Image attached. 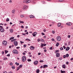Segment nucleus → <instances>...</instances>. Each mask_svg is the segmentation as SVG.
Instances as JSON below:
<instances>
[{
	"mask_svg": "<svg viewBox=\"0 0 73 73\" xmlns=\"http://www.w3.org/2000/svg\"><path fill=\"white\" fill-rule=\"evenodd\" d=\"M13 52L14 54H18L19 53L18 51L16 50H14L13 51Z\"/></svg>",
	"mask_w": 73,
	"mask_h": 73,
	"instance_id": "1",
	"label": "nucleus"
},
{
	"mask_svg": "<svg viewBox=\"0 0 73 73\" xmlns=\"http://www.w3.org/2000/svg\"><path fill=\"white\" fill-rule=\"evenodd\" d=\"M22 61L23 62H25L26 60V57L25 56H24L22 57Z\"/></svg>",
	"mask_w": 73,
	"mask_h": 73,
	"instance_id": "2",
	"label": "nucleus"
},
{
	"mask_svg": "<svg viewBox=\"0 0 73 73\" xmlns=\"http://www.w3.org/2000/svg\"><path fill=\"white\" fill-rule=\"evenodd\" d=\"M0 31L2 33H3L4 32V31H5V30L4 28H1L0 29Z\"/></svg>",
	"mask_w": 73,
	"mask_h": 73,
	"instance_id": "3",
	"label": "nucleus"
},
{
	"mask_svg": "<svg viewBox=\"0 0 73 73\" xmlns=\"http://www.w3.org/2000/svg\"><path fill=\"white\" fill-rule=\"evenodd\" d=\"M27 8H28V7L25 5L23 6V10H25V9H27Z\"/></svg>",
	"mask_w": 73,
	"mask_h": 73,
	"instance_id": "4",
	"label": "nucleus"
},
{
	"mask_svg": "<svg viewBox=\"0 0 73 73\" xmlns=\"http://www.w3.org/2000/svg\"><path fill=\"white\" fill-rule=\"evenodd\" d=\"M2 44L3 45H6L7 44V42L5 40H4L3 41Z\"/></svg>",
	"mask_w": 73,
	"mask_h": 73,
	"instance_id": "5",
	"label": "nucleus"
},
{
	"mask_svg": "<svg viewBox=\"0 0 73 73\" xmlns=\"http://www.w3.org/2000/svg\"><path fill=\"white\" fill-rule=\"evenodd\" d=\"M57 40L58 41H59L61 40V37L60 36H58L57 37Z\"/></svg>",
	"mask_w": 73,
	"mask_h": 73,
	"instance_id": "6",
	"label": "nucleus"
},
{
	"mask_svg": "<svg viewBox=\"0 0 73 73\" xmlns=\"http://www.w3.org/2000/svg\"><path fill=\"white\" fill-rule=\"evenodd\" d=\"M14 43L15 46H17V45L18 44V42H17V41H15L14 42Z\"/></svg>",
	"mask_w": 73,
	"mask_h": 73,
	"instance_id": "7",
	"label": "nucleus"
},
{
	"mask_svg": "<svg viewBox=\"0 0 73 73\" xmlns=\"http://www.w3.org/2000/svg\"><path fill=\"white\" fill-rule=\"evenodd\" d=\"M37 33L36 32H34L33 34V35L34 37H36V34H37Z\"/></svg>",
	"mask_w": 73,
	"mask_h": 73,
	"instance_id": "8",
	"label": "nucleus"
},
{
	"mask_svg": "<svg viewBox=\"0 0 73 73\" xmlns=\"http://www.w3.org/2000/svg\"><path fill=\"white\" fill-rule=\"evenodd\" d=\"M30 48L31 50H33L35 49V47H33V46H30Z\"/></svg>",
	"mask_w": 73,
	"mask_h": 73,
	"instance_id": "9",
	"label": "nucleus"
},
{
	"mask_svg": "<svg viewBox=\"0 0 73 73\" xmlns=\"http://www.w3.org/2000/svg\"><path fill=\"white\" fill-rule=\"evenodd\" d=\"M38 61L36 60L35 61V62H34V63L35 64V65H37L38 64Z\"/></svg>",
	"mask_w": 73,
	"mask_h": 73,
	"instance_id": "10",
	"label": "nucleus"
},
{
	"mask_svg": "<svg viewBox=\"0 0 73 73\" xmlns=\"http://www.w3.org/2000/svg\"><path fill=\"white\" fill-rule=\"evenodd\" d=\"M60 54L58 53H56V57H60Z\"/></svg>",
	"mask_w": 73,
	"mask_h": 73,
	"instance_id": "11",
	"label": "nucleus"
},
{
	"mask_svg": "<svg viewBox=\"0 0 73 73\" xmlns=\"http://www.w3.org/2000/svg\"><path fill=\"white\" fill-rule=\"evenodd\" d=\"M31 2V1L30 0H26V3L27 4H28V3H29Z\"/></svg>",
	"mask_w": 73,
	"mask_h": 73,
	"instance_id": "12",
	"label": "nucleus"
},
{
	"mask_svg": "<svg viewBox=\"0 0 73 73\" xmlns=\"http://www.w3.org/2000/svg\"><path fill=\"white\" fill-rule=\"evenodd\" d=\"M70 49V48H69V47H67L66 49V51H68V50H69Z\"/></svg>",
	"mask_w": 73,
	"mask_h": 73,
	"instance_id": "13",
	"label": "nucleus"
},
{
	"mask_svg": "<svg viewBox=\"0 0 73 73\" xmlns=\"http://www.w3.org/2000/svg\"><path fill=\"white\" fill-rule=\"evenodd\" d=\"M12 13H13V14H15V10H13L12 11Z\"/></svg>",
	"mask_w": 73,
	"mask_h": 73,
	"instance_id": "14",
	"label": "nucleus"
},
{
	"mask_svg": "<svg viewBox=\"0 0 73 73\" xmlns=\"http://www.w3.org/2000/svg\"><path fill=\"white\" fill-rule=\"evenodd\" d=\"M46 67H48V65H44L43 66V68H46Z\"/></svg>",
	"mask_w": 73,
	"mask_h": 73,
	"instance_id": "15",
	"label": "nucleus"
},
{
	"mask_svg": "<svg viewBox=\"0 0 73 73\" xmlns=\"http://www.w3.org/2000/svg\"><path fill=\"white\" fill-rule=\"evenodd\" d=\"M66 24L68 25H72V23H67Z\"/></svg>",
	"mask_w": 73,
	"mask_h": 73,
	"instance_id": "16",
	"label": "nucleus"
},
{
	"mask_svg": "<svg viewBox=\"0 0 73 73\" xmlns=\"http://www.w3.org/2000/svg\"><path fill=\"white\" fill-rule=\"evenodd\" d=\"M62 67L63 68H64V69H65L66 66H65V65L64 64H63L62 65Z\"/></svg>",
	"mask_w": 73,
	"mask_h": 73,
	"instance_id": "17",
	"label": "nucleus"
},
{
	"mask_svg": "<svg viewBox=\"0 0 73 73\" xmlns=\"http://www.w3.org/2000/svg\"><path fill=\"white\" fill-rule=\"evenodd\" d=\"M58 52H59V50H56L54 52L55 53H58Z\"/></svg>",
	"mask_w": 73,
	"mask_h": 73,
	"instance_id": "18",
	"label": "nucleus"
},
{
	"mask_svg": "<svg viewBox=\"0 0 73 73\" xmlns=\"http://www.w3.org/2000/svg\"><path fill=\"white\" fill-rule=\"evenodd\" d=\"M10 32L11 33H13V29H10Z\"/></svg>",
	"mask_w": 73,
	"mask_h": 73,
	"instance_id": "19",
	"label": "nucleus"
},
{
	"mask_svg": "<svg viewBox=\"0 0 73 73\" xmlns=\"http://www.w3.org/2000/svg\"><path fill=\"white\" fill-rule=\"evenodd\" d=\"M30 18H33L34 17H35V16H34L33 15H31L30 16Z\"/></svg>",
	"mask_w": 73,
	"mask_h": 73,
	"instance_id": "20",
	"label": "nucleus"
},
{
	"mask_svg": "<svg viewBox=\"0 0 73 73\" xmlns=\"http://www.w3.org/2000/svg\"><path fill=\"white\" fill-rule=\"evenodd\" d=\"M60 71H61V73H65V71H62V70H60Z\"/></svg>",
	"mask_w": 73,
	"mask_h": 73,
	"instance_id": "21",
	"label": "nucleus"
},
{
	"mask_svg": "<svg viewBox=\"0 0 73 73\" xmlns=\"http://www.w3.org/2000/svg\"><path fill=\"white\" fill-rule=\"evenodd\" d=\"M27 61L28 62H31L32 61V60L30 59H28L27 60Z\"/></svg>",
	"mask_w": 73,
	"mask_h": 73,
	"instance_id": "22",
	"label": "nucleus"
},
{
	"mask_svg": "<svg viewBox=\"0 0 73 73\" xmlns=\"http://www.w3.org/2000/svg\"><path fill=\"white\" fill-rule=\"evenodd\" d=\"M39 72H40V70L39 69H37V70L36 71V73H39Z\"/></svg>",
	"mask_w": 73,
	"mask_h": 73,
	"instance_id": "23",
	"label": "nucleus"
},
{
	"mask_svg": "<svg viewBox=\"0 0 73 73\" xmlns=\"http://www.w3.org/2000/svg\"><path fill=\"white\" fill-rule=\"evenodd\" d=\"M40 41L42 42H44V39H43L42 38L40 39Z\"/></svg>",
	"mask_w": 73,
	"mask_h": 73,
	"instance_id": "24",
	"label": "nucleus"
},
{
	"mask_svg": "<svg viewBox=\"0 0 73 73\" xmlns=\"http://www.w3.org/2000/svg\"><path fill=\"white\" fill-rule=\"evenodd\" d=\"M26 41H31V40L28 38H27L25 39Z\"/></svg>",
	"mask_w": 73,
	"mask_h": 73,
	"instance_id": "25",
	"label": "nucleus"
},
{
	"mask_svg": "<svg viewBox=\"0 0 73 73\" xmlns=\"http://www.w3.org/2000/svg\"><path fill=\"white\" fill-rule=\"evenodd\" d=\"M61 24L60 23H59L58 25V27H60L61 26Z\"/></svg>",
	"mask_w": 73,
	"mask_h": 73,
	"instance_id": "26",
	"label": "nucleus"
},
{
	"mask_svg": "<svg viewBox=\"0 0 73 73\" xmlns=\"http://www.w3.org/2000/svg\"><path fill=\"white\" fill-rule=\"evenodd\" d=\"M59 45V43L58 42L56 43V46H58Z\"/></svg>",
	"mask_w": 73,
	"mask_h": 73,
	"instance_id": "27",
	"label": "nucleus"
},
{
	"mask_svg": "<svg viewBox=\"0 0 73 73\" xmlns=\"http://www.w3.org/2000/svg\"><path fill=\"white\" fill-rule=\"evenodd\" d=\"M19 23H24V21H19Z\"/></svg>",
	"mask_w": 73,
	"mask_h": 73,
	"instance_id": "28",
	"label": "nucleus"
},
{
	"mask_svg": "<svg viewBox=\"0 0 73 73\" xmlns=\"http://www.w3.org/2000/svg\"><path fill=\"white\" fill-rule=\"evenodd\" d=\"M21 17H24V15H21Z\"/></svg>",
	"mask_w": 73,
	"mask_h": 73,
	"instance_id": "29",
	"label": "nucleus"
},
{
	"mask_svg": "<svg viewBox=\"0 0 73 73\" xmlns=\"http://www.w3.org/2000/svg\"><path fill=\"white\" fill-rule=\"evenodd\" d=\"M69 55L68 54H66V57H69Z\"/></svg>",
	"mask_w": 73,
	"mask_h": 73,
	"instance_id": "30",
	"label": "nucleus"
},
{
	"mask_svg": "<svg viewBox=\"0 0 73 73\" xmlns=\"http://www.w3.org/2000/svg\"><path fill=\"white\" fill-rule=\"evenodd\" d=\"M16 39H13L11 40V42H13V41H16Z\"/></svg>",
	"mask_w": 73,
	"mask_h": 73,
	"instance_id": "31",
	"label": "nucleus"
},
{
	"mask_svg": "<svg viewBox=\"0 0 73 73\" xmlns=\"http://www.w3.org/2000/svg\"><path fill=\"white\" fill-rule=\"evenodd\" d=\"M5 54H7L8 52V51H7V50H5Z\"/></svg>",
	"mask_w": 73,
	"mask_h": 73,
	"instance_id": "32",
	"label": "nucleus"
},
{
	"mask_svg": "<svg viewBox=\"0 0 73 73\" xmlns=\"http://www.w3.org/2000/svg\"><path fill=\"white\" fill-rule=\"evenodd\" d=\"M12 39H14V37H11L10 38V40Z\"/></svg>",
	"mask_w": 73,
	"mask_h": 73,
	"instance_id": "33",
	"label": "nucleus"
},
{
	"mask_svg": "<svg viewBox=\"0 0 73 73\" xmlns=\"http://www.w3.org/2000/svg\"><path fill=\"white\" fill-rule=\"evenodd\" d=\"M41 47H43L44 46V44L42 43L41 44V45L40 46Z\"/></svg>",
	"mask_w": 73,
	"mask_h": 73,
	"instance_id": "34",
	"label": "nucleus"
},
{
	"mask_svg": "<svg viewBox=\"0 0 73 73\" xmlns=\"http://www.w3.org/2000/svg\"><path fill=\"white\" fill-rule=\"evenodd\" d=\"M22 66H23V65L22 64H21L19 66V67L20 68H21V67H22Z\"/></svg>",
	"mask_w": 73,
	"mask_h": 73,
	"instance_id": "35",
	"label": "nucleus"
},
{
	"mask_svg": "<svg viewBox=\"0 0 73 73\" xmlns=\"http://www.w3.org/2000/svg\"><path fill=\"white\" fill-rule=\"evenodd\" d=\"M6 21H9V18H7Z\"/></svg>",
	"mask_w": 73,
	"mask_h": 73,
	"instance_id": "36",
	"label": "nucleus"
},
{
	"mask_svg": "<svg viewBox=\"0 0 73 73\" xmlns=\"http://www.w3.org/2000/svg\"><path fill=\"white\" fill-rule=\"evenodd\" d=\"M4 60H5V61L7 60V58H4L3 59Z\"/></svg>",
	"mask_w": 73,
	"mask_h": 73,
	"instance_id": "37",
	"label": "nucleus"
},
{
	"mask_svg": "<svg viewBox=\"0 0 73 73\" xmlns=\"http://www.w3.org/2000/svg\"><path fill=\"white\" fill-rule=\"evenodd\" d=\"M12 68L13 69H15V66H12Z\"/></svg>",
	"mask_w": 73,
	"mask_h": 73,
	"instance_id": "38",
	"label": "nucleus"
},
{
	"mask_svg": "<svg viewBox=\"0 0 73 73\" xmlns=\"http://www.w3.org/2000/svg\"><path fill=\"white\" fill-rule=\"evenodd\" d=\"M52 33H53V34H54V33H55V31H52Z\"/></svg>",
	"mask_w": 73,
	"mask_h": 73,
	"instance_id": "39",
	"label": "nucleus"
},
{
	"mask_svg": "<svg viewBox=\"0 0 73 73\" xmlns=\"http://www.w3.org/2000/svg\"><path fill=\"white\" fill-rule=\"evenodd\" d=\"M15 64H16L17 65H19V63H17V62L15 63Z\"/></svg>",
	"mask_w": 73,
	"mask_h": 73,
	"instance_id": "40",
	"label": "nucleus"
},
{
	"mask_svg": "<svg viewBox=\"0 0 73 73\" xmlns=\"http://www.w3.org/2000/svg\"><path fill=\"white\" fill-rule=\"evenodd\" d=\"M19 69H20V67H17V70H19Z\"/></svg>",
	"mask_w": 73,
	"mask_h": 73,
	"instance_id": "41",
	"label": "nucleus"
},
{
	"mask_svg": "<svg viewBox=\"0 0 73 73\" xmlns=\"http://www.w3.org/2000/svg\"><path fill=\"white\" fill-rule=\"evenodd\" d=\"M60 50H63V48L62 47L60 48Z\"/></svg>",
	"mask_w": 73,
	"mask_h": 73,
	"instance_id": "42",
	"label": "nucleus"
},
{
	"mask_svg": "<svg viewBox=\"0 0 73 73\" xmlns=\"http://www.w3.org/2000/svg\"><path fill=\"white\" fill-rule=\"evenodd\" d=\"M23 46L24 47V48H26V47L27 46V45L26 44H24L23 45Z\"/></svg>",
	"mask_w": 73,
	"mask_h": 73,
	"instance_id": "43",
	"label": "nucleus"
},
{
	"mask_svg": "<svg viewBox=\"0 0 73 73\" xmlns=\"http://www.w3.org/2000/svg\"><path fill=\"white\" fill-rule=\"evenodd\" d=\"M40 62H43L44 61L43 60H40Z\"/></svg>",
	"mask_w": 73,
	"mask_h": 73,
	"instance_id": "44",
	"label": "nucleus"
},
{
	"mask_svg": "<svg viewBox=\"0 0 73 73\" xmlns=\"http://www.w3.org/2000/svg\"><path fill=\"white\" fill-rule=\"evenodd\" d=\"M27 1V0H24L23 1V3H26V1Z\"/></svg>",
	"mask_w": 73,
	"mask_h": 73,
	"instance_id": "45",
	"label": "nucleus"
},
{
	"mask_svg": "<svg viewBox=\"0 0 73 73\" xmlns=\"http://www.w3.org/2000/svg\"><path fill=\"white\" fill-rule=\"evenodd\" d=\"M59 58V60H61L62 59V57Z\"/></svg>",
	"mask_w": 73,
	"mask_h": 73,
	"instance_id": "46",
	"label": "nucleus"
},
{
	"mask_svg": "<svg viewBox=\"0 0 73 73\" xmlns=\"http://www.w3.org/2000/svg\"><path fill=\"white\" fill-rule=\"evenodd\" d=\"M38 42H39V41H41L40 39H38Z\"/></svg>",
	"mask_w": 73,
	"mask_h": 73,
	"instance_id": "47",
	"label": "nucleus"
},
{
	"mask_svg": "<svg viewBox=\"0 0 73 73\" xmlns=\"http://www.w3.org/2000/svg\"><path fill=\"white\" fill-rule=\"evenodd\" d=\"M13 64L12 63V62H10V65H12Z\"/></svg>",
	"mask_w": 73,
	"mask_h": 73,
	"instance_id": "48",
	"label": "nucleus"
},
{
	"mask_svg": "<svg viewBox=\"0 0 73 73\" xmlns=\"http://www.w3.org/2000/svg\"><path fill=\"white\" fill-rule=\"evenodd\" d=\"M63 48H64V49H66V47H65V46H63Z\"/></svg>",
	"mask_w": 73,
	"mask_h": 73,
	"instance_id": "49",
	"label": "nucleus"
},
{
	"mask_svg": "<svg viewBox=\"0 0 73 73\" xmlns=\"http://www.w3.org/2000/svg\"><path fill=\"white\" fill-rule=\"evenodd\" d=\"M59 1L60 2H61L62 1H64V0H59Z\"/></svg>",
	"mask_w": 73,
	"mask_h": 73,
	"instance_id": "50",
	"label": "nucleus"
},
{
	"mask_svg": "<svg viewBox=\"0 0 73 73\" xmlns=\"http://www.w3.org/2000/svg\"><path fill=\"white\" fill-rule=\"evenodd\" d=\"M63 57L64 58H66V56H65V55H64L63 56Z\"/></svg>",
	"mask_w": 73,
	"mask_h": 73,
	"instance_id": "51",
	"label": "nucleus"
},
{
	"mask_svg": "<svg viewBox=\"0 0 73 73\" xmlns=\"http://www.w3.org/2000/svg\"><path fill=\"white\" fill-rule=\"evenodd\" d=\"M66 64L67 65H68V64H69V62H66Z\"/></svg>",
	"mask_w": 73,
	"mask_h": 73,
	"instance_id": "52",
	"label": "nucleus"
},
{
	"mask_svg": "<svg viewBox=\"0 0 73 73\" xmlns=\"http://www.w3.org/2000/svg\"><path fill=\"white\" fill-rule=\"evenodd\" d=\"M7 56H8V57H9V56H10V54H8L7 55Z\"/></svg>",
	"mask_w": 73,
	"mask_h": 73,
	"instance_id": "53",
	"label": "nucleus"
},
{
	"mask_svg": "<svg viewBox=\"0 0 73 73\" xmlns=\"http://www.w3.org/2000/svg\"><path fill=\"white\" fill-rule=\"evenodd\" d=\"M41 34H42V35H45V34H44V33H41Z\"/></svg>",
	"mask_w": 73,
	"mask_h": 73,
	"instance_id": "54",
	"label": "nucleus"
},
{
	"mask_svg": "<svg viewBox=\"0 0 73 73\" xmlns=\"http://www.w3.org/2000/svg\"><path fill=\"white\" fill-rule=\"evenodd\" d=\"M43 31L44 32H46V30L44 29H43Z\"/></svg>",
	"mask_w": 73,
	"mask_h": 73,
	"instance_id": "55",
	"label": "nucleus"
},
{
	"mask_svg": "<svg viewBox=\"0 0 73 73\" xmlns=\"http://www.w3.org/2000/svg\"><path fill=\"white\" fill-rule=\"evenodd\" d=\"M20 48V47H16V48L17 49H19Z\"/></svg>",
	"mask_w": 73,
	"mask_h": 73,
	"instance_id": "56",
	"label": "nucleus"
},
{
	"mask_svg": "<svg viewBox=\"0 0 73 73\" xmlns=\"http://www.w3.org/2000/svg\"><path fill=\"white\" fill-rule=\"evenodd\" d=\"M4 52L3 51V52H2V54H4Z\"/></svg>",
	"mask_w": 73,
	"mask_h": 73,
	"instance_id": "57",
	"label": "nucleus"
},
{
	"mask_svg": "<svg viewBox=\"0 0 73 73\" xmlns=\"http://www.w3.org/2000/svg\"><path fill=\"white\" fill-rule=\"evenodd\" d=\"M21 28H22L23 29H24V26H21Z\"/></svg>",
	"mask_w": 73,
	"mask_h": 73,
	"instance_id": "58",
	"label": "nucleus"
},
{
	"mask_svg": "<svg viewBox=\"0 0 73 73\" xmlns=\"http://www.w3.org/2000/svg\"><path fill=\"white\" fill-rule=\"evenodd\" d=\"M26 53H24V52H23V55H25V54Z\"/></svg>",
	"mask_w": 73,
	"mask_h": 73,
	"instance_id": "59",
	"label": "nucleus"
},
{
	"mask_svg": "<svg viewBox=\"0 0 73 73\" xmlns=\"http://www.w3.org/2000/svg\"><path fill=\"white\" fill-rule=\"evenodd\" d=\"M22 35H23V36H26V35H25V34L22 33Z\"/></svg>",
	"mask_w": 73,
	"mask_h": 73,
	"instance_id": "60",
	"label": "nucleus"
},
{
	"mask_svg": "<svg viewBox=\"0 0 73 73\" xmlns=\"http://www.w3.org/2000/svg\"><path fill=\"white\" fill-rule=\"evenodd\" d=\"M50 50H52V47H51L50 48Z\"/></svg>",
	"mask_w": 73,
	"mask_h": 73,
	"instance_id": "61",
	"label": "nucleus"
},
{
	"mask_svg": "<svg viewBox=\"0 0 73 73\" xmlns=\"http://www.w3.org/2000/svg\"><path fill=\"white\" fill-rule=\"evenodd\" d=\"M70 60L71 61H72V60H73V58H71V59H70Z\"/></svg>",
	"mask_w": 73,
	"mask_h": 73,
	"instance_id": "62",
	"label": "nucleus"
},
{
	"mask_svg": "<svg viewBox=\"0 0 73 73\" xmlns=\"http://www.w3.org/2000/svg\"><path fill=\"white\" fill-rule=\"evenodd\" d=\"M20 42L21 43V44H23V43H24V42H22V41H20Z\"/></svg>",
	"mask_w": 73,
	"mask_h": 73,
	"instance_id": "63",
	"label": "nucleus"
},
{
	"mask_svg": "<svg viewBox=\"0 0 73 73\" xmlns=\"http://www.w3.org/2000/svg\"><path fill=\"white\" fill-rule=\"evenodd\" d=\"M40 68H43V66H42L40 67Z\"/></svg>",
	"mask_w": 73,
	"mask_h": 73,
	"instance_id": "64",
	"label": "nucleus"
}]
</instances>
